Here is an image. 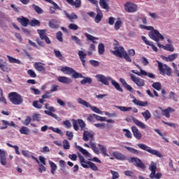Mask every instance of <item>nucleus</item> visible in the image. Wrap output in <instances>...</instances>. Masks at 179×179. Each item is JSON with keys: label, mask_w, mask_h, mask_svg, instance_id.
I'll use <instances>...</instances> for the list:
<instances>
[{"label": "nucleus", "mask_w": 179, "mask_h": 179, "mask_svg": "<svg viewBox=\"0 0 179 179\" xmlns=\"http://www.w3.org/2000/svg\"><path fill=\"white\" fill-rule=\"evenodd\" d=\"M150 38L153 40L157 43V47L159 48H162L166 51H170L171 52H174V47L171 44L162 45L160 43V40H164V36L162 35L159 31H154L150 34Z\"/></svg>", "instance_id": "obj_1"}, {"label": "nucleus", "mask_w": 179, "mask_h": 179, "mask_svg": "<svg viewBox=\"0 0 179 179\" xmlns=\"http://www.w3.org/2000/svg\"><path fill=\"white\" fill-rule=\"evenodd\" d=\"M95 78L97 80V82L102 83V85H104L105 86H109L110 82H111V84L114 86L116 90L121 92H123L120 83L115 81V80L113 79V78L110 76H106L103 74H97L95 76Z\"/></svg>", "instance_id": "obj_2"}, {"label": "nucleus", "mask_w": 179, "mask_h": 179, "mask_svg": "<svg viewBox=\"0 0 179 179\" xmlns=\"http://www.w3.org/2000/svg\"><path fill=\"white\" fill-rule=\"evenodd\" d=\"M114 45L115 47L113 48L115 50H110L111 54H113V55H115L116 57H119V58L123 57L128 62H132V59H131L129 55H128V53H127L125 49L120 46L117 41L115 42Z\"/></svg>", "instance_id": "obj_3"}, {"label": "nucleus", "mask_w": 179, "mask_h": 179, "mask_svg": "<svg viewBox=\"0 0 179 179\" xmlns=\"http://www.w3.org/2000/svg\"><path fill=\"white\" fill-rule=\"evenodd\" d=\"M8 99L15 106H20L23 103V96L17 92H10L8 94Z\"/></svg>", "instance_id": "obj_4"}, {"label": "nucleus", "mask_w": 179, "mask_h": 179, "mask_svg": "<svg viewBox=\"0 0 179 179\" xmlns=\"http://www.w3.org/2000/svg\"><path fill=\"white\" fill-rule=\"evenodd\" d=\"M137 146L142 149V150H145L148 152V153H150V155H153L154 156H157V157L162 158L163 157V155L159 152V150H153L152 148L143 144V143H138Z\"/></svg>", "instance_id": "obj_5"}, {"label": "nucleus", "mask_w": 179, "mask_h": 179, "mask_svg": "<svg viewBox=\"0 0 179 179\" xmlns=\"http://www.w3.org/2000/svg\"><path fill=\"white\" fill-rule=\"evenodd\" d=\"M157 169V163L155 162H151L149 166V170L151 171L150 174V178L151 179H161L162 178V173H157L156 170Z\"/></svg>", "instance_id": "obj_6"}, {"label": "nucleus", "mask_w": 179, "mask_h": 179, "mask_svg": "<svg viewBox=\"0 0 179 179\" xmlns=\"http://www.w3.org/2000/svg\"><path fill=\"white\" fill-rule=\"evenodd\" d=\"M77 101L81 106H84V107H87L88 108H90L92 111L96 113V114H103V111L100 110V109L96 106H92L89 102L82 99V98H78Z\"/></svg>", "instance_id": "obj_7"}, {"label": "nucleus", "mask_w": 179, "mask_h": 179, "mask_svg": "<svg viewBox=\"0 0 179 179\" xmlns=\"http://www.w3.org/2000/svg\"><path fill=\"white\" fill-rule=\"evenodd\" d=\"M158 69L162 75H167V76H171V69L167 66V65L157 61Z\"/></svg>", "instance_id": "obj_8"}, {"label": "nucleus", "mask_w": 179, "mask_h": 179, "mask_svg": "<svg viewBox=\"0 0 179 179\" xmlns=\"http://www.w3.org/2000/svg\"><path fill=\"white\" fill-rule=\"evenodd\" d=\"M124 10L126 12H128V13H135V12H138V5L132 3L127 1L124 3Z\"/></svg>", "instance_id": "obj_9"}, {"label": "nucleus", "mask_w": 179, "mask_h": 179, "mask_svg": "<svg viewBox=\"0 0 179 179\" xmlns=\"http://www.w3.org/2000/svg\"><path fill=\"white\" fill-rule=\"evenodd\" d=\"M136 66L139 69L140 73L135 71V70H131L132 73H134L135 75H137L138 76H148V78H150L151 79H155V75L152 73H148L142 69V68L140 67L139 65L135 64Z\"/></svg>", "instance_id": "obj_10"}, {"label": "nucleus", "mask_w": 179, "mask_h": 179, "mask_svg": "<svg viewBox=\"0 0 179 179\" xmlns=\"http://www.w3.org/2000/svg\"><path fill=\"white\" fill-rule=\"evenodd\" d=\"M129 75L132 82H134V83H135V85H136V86H138V87H143V86H145V80H142L141 78H139L135 76L132 73H129Z\"/></svg>", "instance_id": "obj_11"}, {"label": "nucleus", "mask_w": 179, "mask_h": 179, "mask_svg": "<svg viewBox=\"0 0 179 179\" xmlns=\"http://www.w3.org/2000/svg\"><path fill=\"white\" fill-rule=\"evenodd\" d=\"M83 139L85 142H87L88 141H93L94 139V132L93 131H86L84 130L83 134Z\"/></svg>", "instance_id": "obj_12"}, {"label": "nucleus", "mask_w": 179, "mask_h": 179, "mask_svg": "<svg viewBox=\"0 0 179 179\" xmlns=\"http://www.w3.org/2000/svg\"><path fill=\"white\" fill-rule=\"evenodd\" d=\"M129 163H132L136 167H139V169H145V164L142 162L141 159L136 157H131L129 159Z\"/></svg>", "instance_id": "obj_13"}, {"label": "nucleus", "mask_w": 179, "mask_h": 179, "mask_svg": "<svg viewBox=\"0 0 179 179\" xmlns=\"http://www.w3.org/2000/svg\"><path fill=\"white\" fill-rule=\"evenodd\" d=\"M6 151L4 150L0 149V163L2 166H6Z\"/></svg>", "instance_id": "obj_14"}, {"label": "nucleus", "mask_w": 179, "mask_h": 179, "mask_svg": "<svg viewBox=\"0 0 179 179\" xmlns=\"http://www.w3.org/2000/svg\"><path fill=\"white\" fill-rule=\"evenodd\" d=\"M66 2L71 6H74L76 8H79L82 6V0H66Z\"/></svg>", "instance_id": "obj_15"}, {"label": "nucleus", "mask_w": 179, "mask_h": 179, "mask_svg": "<svg viewBox=\"0 0 179 179\" xmlns=\"http://www.w3.org/2000/svg\"><path fill=\"white\" fill-rule=\"evenodd\" d=\"M116 108H118V110H120V111H122L123 113H127L128 111H131L133 110V113H138V109L136 108H133L132 107H127V106H115Z\"/></svg>", "instance_id": "obj_16"}, {"label": "nucleus", "mask_w": 179, "mask_h": 179, "mask_svg": "<svg viewBox=\"0 0 179 179\" xmlns=\"http://www.w3.org/2000/svg\"><path fill=\"white\" fill-rule=\"evenodd\" d=\"M131 120H132L133 122H134L135 125H136L139 128H141V129H146L147 126H146V124H145V123H143L141 120L135 118L134 116H131Z\"/></svg>", "instance_id": "obj_17"}, {"label": "nucleus", "mask_w": 179, "mask_h": 179, "mask_svg": "<svg viewBox=\"0 0 179 179\" xmlns=\"http://www.w3.org/2000/svg\"><path fill=\"white\" fill-rule=\"evenodd\" d=\"M34 66L38 72H42L43 73L45 72V64L41 62H35Z\"/></svg>", "instance_id": "obj_18"}, {"label": "nucleus", "mask_w": 179, "mask_h": 179, "mask_svg": "<svg viewBox=\"0 0 179 179\" xmlns=\"http://www.w3.org/2000/svg\"><path fill=\"white\" fill-rule=\"evenodd\" d=\"M131 131L136 139L139 140L141 139V138H142V134L141 133V131H139V129L136 126H133L131 127Z\"/></svg>", "instance_id": "obj_19"}, {"label": "nucleus", "mask_w": 179, "mask_h": 179, "mask_svg": "<svg viewBox=\"0 0 179 179\" xmlns=\"http://www.w3.org/2000/svg\"><path fill=\"white\" fill-rule=\"evenodd\" d=\"M57 80L60 83H64V85H69L72 83L71 78L65 76H59Z\"/></svg>", "instance_id": "obj_20"}, {"label": "nucleus", "mask_w": 179, "mask_h": 179, "mask_svg": "<svg viewBox=\"0 0 179 179\" xmlns=\"http://www.w3.org/2000/svg\"><path fill=\"white\" fill-rule=\"evenodd\" d=\"M0 69L3 72L8 73L10 71V69L8 67V63L3 61V59H0Z\"/></svg>", "instance_id": "obj_21"}, {"label": "nucleus", "mask_w": 179, "mask_h": 179, "mask_svg": "<svg viewBox=\"0 0 179 179\" xmlns=\"http://www.w3.org/2000/svg\"><path fill=\"white\" fill-rule=\"evenodd\" d=\"M176 111L174 108L171 107H168L166 109H164V110H162V115L164 117H166V118H170V114L173 113Z\"/></svg>", "instance_id": "obj_22"}, {"label": "nucleus", "mask_w": 179, "mask_h": 179, "mask_svg": "<svg viewBox=\"0 0 179 179\" xmlns=\"http://www.w3.org/2000/svg\"><path fill=\"white\" fill-rule=\"evenodd\" d=\"M134 100L132 101L134 104H136V106H140V107H146V106H149V103L148 101H142L136 99L135 96H133Z\"/></svg>", "instance_id": "obj_23"}, {"label": "nucleus", "mask_w": 179, "mask_h": 179, "mask_svg": "<svg viewBox=\"0 0 179 179\" xmlns=\"http://www.w3.org/2000/svg\"><path fill=\"white\" fill-rule=\"evenodd\" d=\"M6 57L8 58V62L10 64H17L18 65H22L23 64L22 61L10 56V55H6Z\"/></svg>", "instance_id": "obj_24"}, {"label": "nucleus", "mask_w": 179, "mask_h": 179, "mask_svg": "<svg viewBox=\"0 0 179 179\" xmlns=\"http://www.w3.org/2000/svg\"><path fill=\"white\" fill-rule=\"evenodd\" d=\"M113 156L117 159V160H127V157L122 153L114 151L113 152Z\"/></svg>", "instance_id": "obj_25"}, {"label": "nucleus", "mask_w": 179, "mask_h": 179, "mask_svg": "<svg viewBox=\"0 0 179 179\" xmlns=\"http://www.w3.org/2000/svg\"><path fill=\"white\" fill-rule=\"evenodd\" d=\"M17 22L22 24L24 27H27V24H29V19L24 17H20L17 18Z\"/></svg>", "instance_id": "obj_26"}, {"label": "nucleus", "mask_w": 179, "mask_h": 179, "mask_svg": "<svg viewBox=\"0 0 179 179\" xmlns=\"http://www.w3.org/2000/svg\"><path fill=\"white\" fill-rule=\"evenodd\" d=\"M97 15L95 17L96 23H100L101 22V19H103V13H101V10L99 7L96 8Z\"/></svg>", "instance_id": "obj_27"}, {"label": "nucleus", "mask_w": 179, "mask_h": 179, "mask_svg": "<svg viewBox=\"0 0 179 179\" xmlns=\"http://www.w3.org/2000/svg\"><path fill=\"white\" fill-rule=\"evenodd\" d=\"M76 148L79 150V152H80V153H82V155H83L86 157H92V155L89 153L88 150L83 149V148L79 145H76Z\"/></svg>", "instance_id": "obj_28"}, {"label": "nucleus", "mask_w": 179, "mask_h": 179, "mask_svg": "<svg viewBox=\"0 0 179 179\" xmlns=\"http://www.w3.org/2000/svg\"><path fill=\"white\" fill-rule=\"evenodd\" d=\"M73 70V69L68 66L61 68V71L63 72V73H65V75H72V73L74 72Z\"/></svg>", "instance_id": "obj_29"}, {"label": "nucleus", "mask_w": 179, "mask_h": 179, "mask_svg": "<svg viewBox=\"0 0 179 179\" xmlns=\"http://www.w3.org/2000/svg\"><path fill=\"white\" fill-rule=\"evenodd\" d=\"M90 146L91 149L93 150L96 155H99L100 153V151L97 148V145H96V143L92 141V140L90 141Z\"/></svg>", "instance_id": "obj_30"}, {"label": "nucleus", "mask_w": 179, "mask_h": 179, "mask_svg": "<svg viewBox=\"0 0 179 179\" xmlns=\"http://www.w3.org/2000/svg\"><path fill=\"white\" fill-rule=\"evenodd\" d=\"M109 0H99V5L103 9H109L110 6H108Z\"/></svg>", "instance_id": "obj_31"}, {"label": "nucleus", "mask_w": 179, "mask_h": 179, "mask_svg": "<svg viewBox=\"0 0 179 179\" xmlns=\"http://www.w3.org/2000/svg\"><path fill=\"white\" fill-rule=\"evenodd\" d=\"M64 15H66V17L67 19H69L71 22L73 20V19H78V15L75 14V13H72L71 14L68 13L66 11H64Z\"/></svg>", "instance_id": "obj_32"}, {"label": "nucleus", "mask_w": 179, "mask_h": 179, "mask_svg": "<svg viewBox=\"0 0 179 179\" xmlns=\"http://www.w3.org/2000/svg\"><path fill=\"white\" fill-rule=\"evenodd\" d=\"M78 56L80 57V59L82 62L83 66H85L86 62V61L85 60V58H86V53L83 52V51L82 50H79Z\"/></svg>", "instance_id": "obj_33"}, {"label": "nucleus", "mask_w": 179, "mask_h": 179, "mask_svg": "<svg viewBox=\"0 0 179 179\" xmlns=\"http://www.w3.org/2000/svg\"><path fill=\"white\" fill-rule=\"evenodd\" d=\"M141 115H143L145 121H148V120H150V118H152V114L149 110H146L145 111L142 112Z\"/></svg>", "instance_id": "obj_34"}, {"label": "nucleus", "mask_w": 179, "mask_h": 179, "mask_svg": "<svg viewBox=\"0 0 179 179\" xmlns=\"http://www.w3.org/2000/svg\"><path fill=\"white\" fill-rule=\"evenodd\" d=\"M33 160H35L37 164H38V166H40L41 168L38 169L39 173H43V171H45V166H43L41 163H40V161H38V159H37L36 157H32Z\"/></svg>", "instance_id": "obj_35"}, {"label": "nucleus", "mask_w": 179, "mask_h": 179, "mask_svg": "<svg viewBox=\"0 0 179 179\" xmlns=\"http://www.w3.org/2000/svg\"><path fill=\"white\" fill-rule=\"evenodd\" d=\"M20 134L22 135H30V129L26 127H22L20 129Z\"/></svg>", "instance_id": "obj_36"}, {"label": "nucleus", "mask_w": 179, "mask_h": 179, "mask_svg": "<svg viewBox=\"0 0 179 179\" xmlns=\"http://www.w3.org/2000/svg\"><path fill=\"white\" fill-rule=\"evenodd\" d=\"M85 36L90 41H92V43H94V44H97V42L94 40H99V38H96L90 35V34H85Z\"/></svg>", "instance_id": "obj_37"}, {"label": "nucleus", "mask_w": 179, "mask_h": 179, "mask_svg": "<svg viewBox=\"0 0 179 179\" xmlns=\"http://www.w3.org/2000/svg\"><path fill=\"white\" fill-rule=\"evenodd\" d=\"M49 26L50 27H51V29H57V27L59 26V23L58 22V21H57V20H52L49 22Z\"/></svg>", "instance_id": "obj_38"}, {"label": "nucleus", "mask_w": 179, "mask_h": 179, "mask_svg": "<svg viewBox=\"0 0 179 179\" xmlns=\"http://www.w3.org/2000/svg\"><path fill=\"white\" fill-rule=\"evenodd\" d=\"M38 34H39L40 38L41 40H44L45 37H47L45 33H47V30L45 29H38L37 30Z\"/></svg>", "instance_id": "obj_39"}, {"label": "nucleus", "mask_w": 179, "mask_h": 179, "mask_svg": "<svg viewBox=\"0 0 179 179\" xmlns=\"http://www.w3.org/2000/svg\"><path fill=\"white\" fill-rule=\"evenodd\" d=\"M155 132H157V134H158V135H159V136H162V139H164V141H165V142H166L167 143H169V139L167 138H166V135L164 134L160 129H154Z\"/></svg>", "instance_id": "obj_40"}, {"label": "nucleus", "mask_w": 179, "mask_h": 179, "mask_svg": "<svg viewBox=\"0 0 179 179\" xmlns=\"http://www.w3.org/2000/svg\"><path fill=\"white\" fill-rule=\"evenodd\" d=\"M45 114H47V115H50V117H52V118H55V120H57V121H61V118L58 117L56 114H54L52 112L48 111V110H44Z\"/></svg>", "instance_id": "obj_41"}, {"label": "nucleus", "mask_w": 179, "mask_h": 179, "mask_svg": "<svg viewBox=\"0 0 179 179\" xmlns=\"http://www.w3.org/2000/svg\"><path fill=\"white\" fill-rule=\"evenodd\" d=\"M92 80L90 77L83 76V80L80 81L81 85H86V83L92 84Z\"/></svg>", "instance_id": "obj_42"}, {"label": "nucleus", "mask_w": 179, "mask_h": 179, "mask_svg": "<svg viewBox=\"0 0 179 179\" xmlns=\"http://www.w3.org/2000/svg\"><path fill=\"white\" fill-rule=\"evenodd\" d=\"M98 148H99V150H101L102 155H104V156H110L108 155V154H107V148L103 145H101V144H98Z\"/></svg>", "instance_id": "obj_43"}, {"label": "nucleus", "mask_w": 179, "mask_h": 179, "mask_svg": "<svg viewBox=\"0 0 179 179\" xmlns=\"http://www.w3.org/2000/svg\"><path fill=\"white\" fill-rule=\"evenodd\" d=\"M32 8L38 15H41V13H44V10L41 9L38 6H36V4H32Z\"/></svg>", "instance_id": "obj_44"}, {"label": "nucleus", "mask_w": 179, "mask_h": 179, "mask_svg": "<svg viewBox=\"0 0 179 179\" xmlns=\"http://www.w3.org/2000/svg\"><path fill=\"white\" fill-rule=\"evenodd\" d=\"M77 122L79 124L81 131H85V129L86 128V123H85V121L82 119H78L77 120Z\"/></svg>", "instance_id": "obj_45"}, {"label": "nucleus", "mask_w": 179, "mask_h": 179, "mask_svg": "<svg viewBox=\"0 0 179 179\" xmlns=\"http://www.w3.org/2000/svg\"><path fill=\"white\" fill-rule=\"evenodd\" d=\"M71 77L73 79H79L83 78V75H82L80 73L76 72V71L73 70V71L71 73Z\"/></svg>", "instance_id": "obj_46"}, {"label": "nucleus", "mask_w": 179, "mask_h": 179, "mask_svg": "<svg viewBox=\"0 0 179 179\" xmlns=\"http://www.w3.org/2000/svg\"><path fill=\"white\" fill-rule=\"evenodd\" d=\"M104 51H106L104 45L103 43H99L98 45V52L99 55H103V54H104Z\"/></svg>", "instance_id": "obj_47"}, {"label": "nucleus", "mask_w": 179, "mask_h": 179, "mask_svg": "<svg viewBox=\"0 0 179 179\" xmlns=\"http://www.w3.org/2000/svg\"><path fill=\"white\" fill-rule=\"evenodd\" d=\"M122 26V20L117 19V21L115 22V30H120L121 27Z\"/></svg>", "instance_id": "obj_48"}, {"label": "nucleus", "mask_w": 179, "mask_h": 179, "mask_svg": "<svg viewBox=\"0 0 179 179\" xmlns=\"http://www.w3.org/2000/svg\"><path fill=\"white\" fill-rule=\"evenodd\" d=\"M48 163L51 167V173L52 174H55V171H57V164H55L52 161H48Z\"/></svg>", "instance_id": "obj_49"}, {"label": "nucleus", "mask_w": 179, "mask_h": 179, "mask_svg": "<svg viewBox=\"0 0 179 179\" xmlns=\"http://www.w3.org/2000/svg\"><path fill=\"white\" fill-rule=\"evenodd\" d=\"M71 40H73V41H74V43H76V44H78V45H82V41L80 40V38H79V37L76 36H71Z\"/></svg>", "instance_id": "obj_50"}, {"label": "nucleus", "mask_w": 179, "mask_h": 179, "mask_svg": "<svg viewBox=\"0 0 179 179\" xmlns=\"http://www.w3.org/2000/svg\"><path fill=\"white\" fill-rule=\"evenodd\" d=\"M89 167L90 169L93 170V171H97L99 170V168L97 167V166H96L94 163L91 162H88V168Z\"/></svg>", "instance_id": "obj_51"}, {"label": "nucleus", "mask_w": 179, "mask_h": 179, "mask_svg": "<svg viewBox=\"0 0 179 179\" xmlns=\"http://www.w3.org/2000/svg\"><path fill=\"white\" fill-rule=\"evenodd\" d=\"M178 57V54L174 53V54L169 55L167 60L169 61V62H173V61H174V59H177Z\"/></svg>", "instance_id": "obj_52"}, {"label": "nucleus", "mask_w": 179, "mask_h": 179, "mask_svg": "<svg viewBox=\"0 0 179 179\" xmlns=\"http://www.w3.org/2000/svg\"><path fill=\"white\" fill-rule=\"evenodd\" d=\"M124 148L125 149H127V150L130 152V153H133L134 155H138V153H139V151H138L137 150H135V148H132L128 146H124Z\"/></svg>", "instance_id": "obj_53"}, {"label": "nucleus", "mask_w": 179, "mask_h": 179, "mask_svg": "<svg viewBox=\"0 0 179 179\" xmlns=\"http://www.w3.org/2000/svg\"><path fill=\"white\" fill-rule=\"evenodd\" d=\"M45 108L48 110V111H50V113H55L56 111L55 108H54V106H50V103H46L45 105Z\"/></svg>", "instance_id": "obj_54"}, {"label": "nucleus", "mask_w": 179, "mask_h": 179, "mask_svg": "<svg viewBox=\"0 0 179 179\" xmlns=\"http://www.w3.org/2000/svg\"><path fill=\"white\" fill-rule=\"evenodd\" d=\"M152 86L154 87V89H155V90H157L158 92L162 90V84L160 83H154Z\"/></svg>", "instance_id": "obj_55"}, {"label": "nucleus", "mask_w": 179, "mask_h": 179, "mask_svg": "<svg viewBox=\"0 0 179 179\" xmlns=\"http://www.w3.org/2000/svg\"><path fill=\"white\" fill-rule=\"evenodd\" d=\"M93 117L96 120V121H101V122H103V121H106L107 118L104 117L99 116L96 114H93Z\"/></svg>", "instance_id": "obj_56"}, {"label": "nucleus", "mask_w": 179, "mask_h": 179, "mask_svg": "<svg viewBox=\"0 0 179 179\" xmlns=\"http://www.w3.org/2000/svg\"><path fill=\"white\" fill-rule=\"evenodd\" d=\"M22 153L23 156H24V157H31V159H33V157H34V156L31 155V152H30L28 150H22Z\"/></svg>", "instance_id": "obj_57"}, {"label": "nucleus", "mask_w": 179, "mask_h": 179, "mask_svg": "<svg viewBox=\"0 0 179 179\" xmlns=\"http://www.w3.org/2000/svg\"><path fill=\"white\" fill-rule=\"evenodd\" d=\"M63 148L66 150H68V149H69V148H71V145L69 144V141H68V140L63 141Z\"/></svg>", "instance_id": "obj_58"}, {"label": "nucleus", "mask_w": 179, "mask_h": 179, "mask_svg": "<svg viewBox=\"0 0 179 179\" xmlns=\"http://www.w3.org/2000/svg\"><path fill=\"white\" fill-rule=\"evenodd\" d=\"M93 51H96V45H94V44H90L88 55H92V54H93Z\"/></svg>", "instance_id": "obj_59"}, {"label": "nucleus", "mask_w": 179, "mask_h": 179, "mask_svg": "<svg viewBox=\"0 0 179 179\" xmlns=\"http://www.w3.org/2000/svg\"><path fill=\"white\" fill-rule=\"evenodd\" d=\"M123 132H126L124 134V136H126V138H129L130 139L132 138V134L128 129H124Z\"/></svg>", "instance_id": "obj_60"}, {"label": "nucleus", "mask_w": 179, "mask_h": 179, "mask_svg": "<svg viewBox=\"0 0 179 179\" xmlns=\"http://www.w3.org/2000/svg\"><path fill=\"white\" fill-rule=\"evenodd\" d=\"M30 122H31V117H30L29 116H27L26 119L22 121V124L26 126L29 125Z\"/></svg>", "instance_id": "obj_61"}, {"label": "nucleus", "mask_w": 179, "mask_h": 179, "mask_svg": "<svg viewBox=\"0 0 179 179\" xmlns=\"http://www.w3.org/2000/svg\"><path fill=\"white\" fill-rule=\"evenodd\" d=\"M69 29L70 30H78L79 26L76 25V24L71 23L69 25Z\"/></svg>", "instance_id": "obj_62"}, {"label": "nucleus", "mask_w": 179, "mask_h": 179, "mask_svg": "<svg viewBox=\"0 0 179 179\" xmlns=\"http://www.w3.org/2000/svg\"><path fill=\"white\" fill-rule=\"evenodd\" d=\"M30 26H40V21L36 19H34L30 22Z\"/></svg>", "instance_id": "obj_63"}, {"label": "nucleus", "mask_w": 179, "mask_h": 179, "mask_svg": "<svg viewBox=\"0 0 179 179\" xmlns=\"http://www.w3.org/2000/svg\"><path fill=\"white\" fill-rule=\"evenodd\" d=\"M41 117V115L38 113L34 114L32 116L33 121H40Z\"/></svg>", "instance_id": "obj_64"}]
</instances>
